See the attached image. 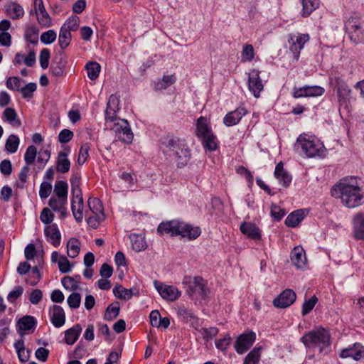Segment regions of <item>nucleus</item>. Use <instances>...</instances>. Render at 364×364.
Listing matches in <instances>:
<instances>
[{
	"mask_svg": "<svg viewBox=\"0 0 364 364\" xmlns=\"http://www.w3.org/2000/svg\"><path fill=\"white\" fill-rule=\"evenodd\" d=\"M331 193L347 208L353 209L364 204V183L357 177L341 179L333 186Z\"/></svg>",
	"mask_w": 364,
	"mask_h": 364,
	"instance_id": "1",
	"label": "nucleus"
},
{
	"mask_svg": "<svg viewBox=\"0 0 364 364\" xmlns=\"http://www.w3.org/2000/svg\"><path fill=\"white\" fill-rule=\"evenodd\" d=\"M160 149L166 159L178 168L186 165L191 156L190 149L185 140L178 137L164 139Z\"/></svg>",
	"mask_w": 364,
	"mask_h": 364,
	"instance_id": "2",
	"label": "nucleus"
},
{
	"mask_svg": "<svg viewBox=\"0 0 364 364\" xmlns=\"http://www.w3.org/2000/svg\"><path fill=\"white\" fill-rule=\"evenodd\" d=\"M301 341L306 348L307 352L318 350L320 354H328L331 347V333L322 326L313 328L306 333Z\"/></svg>",
	"mask_w": 364,
	"mask_h": 364,
	"instance_id": "3",
	"label": "nucleus"
},
{
	"mask_svg": "<svg viewBox=\"0 0 364 364\" xmlns=\"http://www.w3.org/2000/svg\"><path fill=\"white\" fill-rule=\"evenodd\" d=\"M294 149L298 154L307 158L322 156L326 151L324 145L318 139L305 133L297 137Z\"/></svg>",
	"mask_w": 364,
	"mask_h": 364,
	"instance_id": "4",
	"label": "nucleus"
},
{
	"mask_svg": "<svg viewBox=\"0 0 364 364\" xmlns=\"http://www.w3.org/2000/svg\"><path fill=\"white\" fill-rule=\"evenodd\" d=\"M157 232L162 235L169 234L171 236L181 235L183 237H188L190 240L198 237L200 234V230L198 227H192L183 222L173 220L162 222L157 228Z\"/></svg>",
	"mask_w": 364,
	"mask_h": 364,
	"instance_id": "5",
	"label": "nucleus"
},
{
	"mask_svg": "<svg viewBox=\"0 0 364 364\" xmlns=\"http://www.w3.org/2000/svg\"><path fill=\"white\" fill-rule=\"evenodd\" d=\"M329 84L331 87L336 90L339 105L348 107L351 99L352 91L347 82L338 75H331Z\"/></svg>",
	"mask_w": 364,
	"mask_h": 364,
	"instance_id": "6",
	"label": "nucleus"
},
{
	"mask_svg": "<svg viewBox=\"0 0 364 364\" xmlns=\"http://www.w3.org/2000/svg\"><path fill=\"white\" fill-rule=\"evenodd\" d=\"M110 129L114 134L116 140L124 144H131L132 142L134 134L127 120L119 119L118 122L114 123Z\"/></svg>",
	"mask_w": 364,
	"mask_h": 364,
	"instance_id": "7",
	"label": "nucleus"
},
{
	"mask_svg": "<svg viewBox=\"0 0 364 364\" xmlns=\"http://www.w3.org/2000/svg\"><path fill=\"white\" fill-rule=\"evenodd\" d=\"M345 28L352 41L355 43L364 42V22L351 17L346 21Z\"/></svg>",
	"mask_w": 364,
	"mask_h": 364,
	"instance_id": "8",
	"label": "nucleus"
},
{
	"mask_svg": "<svg viewBox=\"0 0 364 364\" xmlns=\"http://www.w3.org/2000/svg\"><path fill=\"white\" fill-rule=\"evenodd\" d=\"M310 40L308 33H290L288 36V43L290 51L293 53L294 58L297 60L299 58L301 50L304 48L305 44Z\"/></svg>",
	"mask_w": 364,
	"mask_h": 364,
	"instance_id": "9",
	"label": "nucleus"
},
{
	"mask_svg": "<svg viewBox=\"0 0 364 364\" xmlns=\"http://www.w3.org/2000/svg\"><path fill=\"white\" fill-rule=\"evenodd\" d=\"M183 283L186 285V291L190 296L205 297V284L202 277H187L184 278Z\"/></svg>",
	"mask_w": 364,
	"mask_h": 364,
	"instance_id": "10",
	"label": "nucleus"
},
{
	"mask_svg": "<svg viewBox=\"0 0 364 364\" xmlns=\"http://www.w3.org/2000/svg\"><path fill=\"white\" fill-rule=\"evenodd\" d=\"M325 89L319 85H304L299 87H294L292 96L295 99L303 97H317L322 96Z\"/></svg>",
	"mask_w": 364,
	"mask_h": 364,
	"instance_id": "11",
	"label": "nucleus"
},
{
	"mask_svg": "<svg viewBox=\"0 0 364 364\" xmlns=\"http://www.w3.org/2000/svg\"><path fill=\"white\" fill-rule=\"evenodd\" d=\"M260 71L257 69H252L247 73V87L250 92L256 98L260 97L264 90V84L260 77Z\"/></svg>",
	"mask_w": 364,
	"mask_h": 364,
	"instance_id": "12",
	"label": "nucleus"
},
{
	"mask_svg": "<svg viewBox=\"0 0 364 364\" xmlns=\"http://www.w3.org/2000/svg\"><path fill=\"white\" fill-rule=\"evenodd\" d=\"M154 284L160 296L166 301H174L181 295V292L175 286L164 284L156 280Z\"/></svg>",
	"mask_w": 364,
	"mask_h": 364,
	"instance_id": "13",
	"label": "nucleus"
},
{
	"mask_svg": "<svg viewBox=\"0 0 364 364\" xmlns=\"http://www.w3.org/2000/svg\"><path fill=\"white\" fill-rule=\"evenodd\" d=\"M339 357L343 359L351 358L359 361L364 358V346L360 343H355L341 350Z\"/></svg>",
	"mask_w": 364,
	"mask_h": 364,
	"instance_id": "14",
	"label": "nucleus"
},
{
	"mask_svg": "<svg viewBox=\"0 0 364 364\" xmlns=\"http://www.w3.org/2000/svg\"><path fill=\"white\" fill-rule=\"evenodd\" d=\"M256 339V334L254 332L244 333L240 335L235 343V349L239 354L245 353L254 343Z\"/></svg>",
	"mask_w": 364,
	"mask_h": 364,
	"instance_id": "15",
	"label": "nucleus"
},
{
	"mask_svg": "<svg viewBox=\"0 0 364 364\" xmlns=\"http://www.w3.org/2000/svg\"><path fill=\"white\" fill-rule=\"evenodd\" d=\"M296 299V293L290 289L284 290L273 300V305L278 309H284L290 306L294 303Z\"/></svg>",
	"mask_w": 364,
	"mask_h": 364,
	"instance_id": "16",
	"label": "nucleus"
},
{
	"mask_svg": "<svg viewBox=\"0 0 364 364\" xmlns=\"http://www.w3.org/2000/svg\"><path fill=\"white\" fill-rule=\"evenodd\" d=\"M33 6L39 24L43 27L50 26L51 18L45 9L43 0H33Z\"/></svg>",
	"mask_w": 364,
	"mask_h": 364,
	"instance_id": "17",
	"label": "nucleus"
},
{
	"mask_svg": "<svg viewBox=\"0 0 364 364\" xmlns=\"http://www.w3.org/2000/svg\"><path fill=\"white\" fill-rule=\"evenodd\" d=\"M247 113L244 106H239L235 110L229 112L223 118V123L227 127H232L237 124L241 119Z\"/></svg>",
	"mask_w": 364,
	"mask_h": 364,
	"instance_id": "18",
	"label": "nucleus"
},
{
	"mask_svg": "<svg viewBox=\"0 0 364 364\" xmlns=\"http://www.w3.org/2000/svg\"><path fill=\"white\" fill-rule=\"evenodd\" d=\"M353 232L356 240H364V213L358 212L352 218Z\"/></svg>",
	"mask_w": 364,
	"mask_h": 364,
	"instance_id": "19",
	"label": "nucleus"
},
{
	"mask_svg": "<svg viewBox=\"0 0 364 364\" xmlns=\"http://www.w3.org/2000/svg\"><path fill=\"white\" fill-rule=\"evenodd\" d=\"M291 261L297 269L306 267L307 259L304 250L301 246L294 247L291 252Z\"/></svg>",
	"mask_w": 364,
	"mask_h": 364,
	"instance_id": "20",
	"label": "nucleus"
},
{
	"mask_svg": "<svg viewBox=\"0 0 364 364\" xmlns=\"http://www.w3.org/2000/svg\"><path fill=\"white\" fill-rule=\"evenodd\" d=\"M49 313L51 323L55 327L60 328L65 324V314L61 306L53 305L50 308Z\"/></svg>",
	"mask_w": 364,
	"mask_h": 364,
	"instance_id": "21",
	"label": "nucleus"
},
{
	"mask_svg": "<svg viewBox=\"0 0 364 364\" xmlns=\"http://www.w3.org/2000/svg\"><path fill=\"white\" fill-rule=\"evenodd\" d=\"M45 235L48 241L57 247L60 245L61 240V235L56 224L46 225L44 228Z\"/></svg>",
	"mask_w": 364,
	"mask_h": 364,
	"instance_id": "22",
	"label": "nucleus"
},
{
	"mask_svg": "<svg viewBox=\"0 0 364 364\" xmlns=\"http://www.w3.org/2000/svg\"><path fill=\"white\" fill-rule=\"evenodd\" d=\"M274 175L279 183L284 187H288L291 183L292 177L288 171L284 170L282 163H279L276 166Z\"/></svg>",
	"mask_w": 364,
	"mask_h": 364,
	"instance_id": "23",
	"label": "nucleus"
},
{
	"mask_svg": "<svg viewBox=\"0 0 364 364\" xmlns=\"http://www.w3.org/2000/svg\"><path fill=\"white\" fill-rule=\"evenodd\" d=\"M307 212L306 210L300 209L291 213L285 219V225L287 227H296L306 217Z\"/></svg>",
	"mask_w": 364,
	"mask_h": 364,
	"instance_id": "24",
	"label": "nucleus"
},
{
	"mask_svg": "<svg viewBox=\"0 0 364 364\" xmlns=\"http://www.w3.org/2000/svg\"><path fill=\"white\" fill-rule=\"evenodd\" d=\"M114 295L123 300H129L134 295H138L139 291L136 288L125 289L122 285H116L113 289Z\"/></svg>",
	"mask_w": 364,
	"mask_h": 364,
	"instance_id": "25",
	"label": "nucleus"
},
{
	"mask_svg": "<svg viewBox=\"0 0 364 364\" xmlns=\"http://www.w3.org/2000/svg\"><path fill=\"white\" fill-rule=\"evenodd\" d=\"M71 209L75 220L77 223H80L83 218L82 196H80L78 198L73 196Z\"/></svg>",
	"mask_w": 364,
	"mask_h": 364,
	"instance_id": "26",
	"label": "nucleus"
},
{
	"mask_svg": "<svg viewBox=\"0 0 364 364\" xmlns=\"http://www.w3.org/2000/svg\"><path fill=\"white\" fill-rule=\"evenodd\" d=\"M68 154L65 151H60L56 161V170L60 173H66L70 168V161L68 159Z\"/></svg>",
	"mask_w": 364,
	"mask_h": 364,
	"instance_id": "27",
	"label": "nucleus"
},
{
	"mask_svg": "<svg viewBox=\"0 0 364 364\" xmlns=\"http://www.w3.org/2000/svg\"><path fill=\"white\" fill-rule=\"evenodd\" d=\"M240 229L242 234L254 240H259L261 237L259 228L252 223H242Z\"/></svg>",
	"mask_w": 364,
	"mask_h": 364,
	"instance_id": "28",
	"label": "nucleus"
},
{
	"mask_svg": "<svg viewBox=\"0 0 364 364\" xmlns=\"http://www.w3.org/2000/svg\"><path fill=\"white\" fill-rule=\"evenodd\" d=\"M82 332V327L80 324H76L65 332V343L68 345H73L78 339Z\"/></svg>",
	"mask_w": 364,
	"mask_h": 364,
	"instance_id": "29",
	"label": "nucleus"
},
{
	"mask_svg": "<svg viewBox=\"0 0 364 364\" xmlns=\"http://www.w3.org/2000/svg\"><path fill=\"white\" fill-rule=\"evenodd\" d=\"M220 141L206 124V150L214 151L219 149Z\"/></svg>",
	"mask_w": 364,
	"mask_h": 364,
	"instance_id": "30",
	"label": "nucleus"
},
{
	"mask_svg": "<svg viewBox=\"0 0 364 364\" xmlns=\"http://www.w3.org/2000/svg\"><path fill=\"white\" fill-rule=\"evenodd\" d=\"M36 326V321L31 316H25L20 318L17 322V326L19 331H29L34 329Z\"/></svg>",
	"mask_w": 364,
	"mask_h": 364,
	"instance_id": "31",
	"label": "nucleus"
},
{
	"mask_svg": "<svg viewBox=\"0 0 364 364\" xmlns=\"http://www.w3.org/2000/svg\"><path fill=\"white\" fill-rule=\"evenodd\" d=\"M80 279V275H75V277L65 276L62 279L61 283L66 289L75 291L79 288Z\"/></svg>",
	"mask_w": 364,
	"mask_h": 364,
	"instance_id": "32",
	"label": "nucleus"
},
{
	"mask_svg": "<svg viewBox=\"0 0 364 364\" xmlns=\"http://www.w3.org/2000/svg\"><path fill=\"white\" fill-rule=\"evenodd\" d=\"M176 80L173 75H164L163 78L158 79L154 82V89L156 90H162L173 85Z\"/></svg>",
	"mask_w": 364,
	"mask_h": 364,
	"instance_id": "33",
	"label": "nucleus"
},
{
	"mask_svg": "<svg viewBox=\"0 0 364 364\" xmlns=\"http://www.w3.org/2000/svg\"><path fill=\"white\" fill-rule=\"evenodd\" d=\"M68 185L66 181H57L54 186V193L57 198L68 200Z\"/></svg>",
	"mask_w": 364,
	"mask_h": 364,
	"instance_id": "34",
	"label": "nucleus"
},
{
	"mask_svg": "<svg viewBox=\"0 0 364 364\" xmlns=\"http://www.w3.org/2000/svg\"><path fill=\"white\" fill-rule=\"evenodd\" d=\"M301 16L303 17L309 16L318 6V0H302Z\"/></svg>",
	"mask_w": 364,
	"mask_h": 364,
	"instance_id": "35",
	"label": "nucleus"
},
{
	"mask_svg": "<svg viewBox=\"0 0 364 364\" xmlns=\"http://www.w3.org/2000/svg\"><path fill=\"white\" fill-rule=\"evenodd\" d=\"M85 68L87 70V77L91 80H95L98 77L101 70V66L98 63L94 61L89 62L85 65Z\"/></svg>",
	"mask_w": 364,
	"mask_h": 364,
	"instance_id": "36",
	"label": "nucleus"
},
{
	"mask_svg": "<svg viewBox=\"0 0 364 364\" xmlns=\"http://www.w3.org/2000/svg\"><path fill=\"white\" fill-rule=\"evenodd\" d=\"M8 15L13 19H18L23 16L24 10L23 7L16 3H12L6 7Z\"/></svg>",
	"mask_w": 364,
	"mask_h": 364,
	"instance_id": "37",
	"label": "nucleus"
},
{
	"mask_svg": "<svg viewBox=\"0 0 364 364\" xmlns=\"http://www.w3.org/2000/svg\"><path fill=\"white\" fill-rule=\"evenodd\" d=\"M3 116L5 120L11 125L16 127H19L21 125V122L17 118V114L14 109L11 107L5 109Z\"/></svg>",
	"mask_w": 364,
	"mask_h": 364,
	"instance_id": "38",
	"label": "nucleus"
},
{
	"mask_svg": "<svg viewBox=\"0 0 364 364\" xmlns=\"http://www.w3.org/2000/svg\"><path fill=\"white\" fill-rule=\"evenodd\" d=\"M132 248L136 252L144 250L146 248V243L144 238L136 234L129 236Z\"/></svg>",
	"mask_w": 364,
	"mask_h": 364,
	"instance_id": "39",
	"label": "nucleus"
},
{
	"mask_svg": "<svg viewBox=\"0 0 364 364\" xmlns=\"http://www.w3.org/2000/svg\"><path fill=\"white\" fill-rule=\"evenodd\" d=\"M19 138L14 134H11L6 141L5 149L9 153L16 152L19 146Z\"/></svg>",
	"mask_w": 364,
	"mask_h": 364,
	"instance_id": "40",
	"label": "nucleus"
},
{
	"mask_svg": "<svg viewBox=\"0 0 364 364\" xmlns=\"http://www.w3.org/2000/svg\"><path fill=\"white\" fill-rule=\"evenodd\" d=\"M39 30L36 26L28 27L24 33L25 39L32 44H37L38 42Z\"/></svg>",
	"mask_w": 364,
	"mask_h": 364,
	"instance_id": "41",
	"label": "nucleus"
},
{
	"mask_svg": "<svg viewBox=\"0 0 364 364\" xmlns=\"http://www.w3.org/2000/svg\"><path fill=\"white\" fill-rule=\"evenodd\" d=\"M68 255L71 258H75L80 252V242L76 238H71L67 243Z\"/></svg>",
	"mask_w": 364,
	"mask_h": 364,
	"instance_id": "42",
	"label": "nucleus"
},
{
	"mask_svg": "<svg viewBox=\"0 0 364 364\" xmlns=\"http://www.w3.org/2000/svg\"><path fill=\"white\" fill-rule=\"evenodd\" d=\"M195 134L205 148V118L203 117H199L197 120Z\"/></svg>",
	"mask_w": 364,
	"mask_h": 364,
	"instance_id": "43",
	"label": "nucleus"
},
{
	"mask_svg": "<svg viewBox=\"0 0 364 364\" xmlns=\"http://www.w3.org/2000/svg\"><path fill=\"white\" fill-rule=\"evenodd\" d=\"M261 348H254L245 357L243 364H258Z\"/></svg>",
	"mask_w": 364,
	"mask_h": 364,
	"instance_id": "44",
	"label": "nucleus"
},
{
	"mask_svg": "<svg viewBox=\"0 0 364 364\" xmlns=\"http://www.w3.org/2000/svg\"><path fill=\"white\" fill-rule=\"evenodd\" d=\"M80 176L78 174H73L70 179L72 195L75 198L82 196V191L80 188Z\"/></svg>",
	"mask_w": 364,
	"mask_h": 364,
	"instance_id": "45",
	"label": "nucleus"
},
{
	"mask_svg": "<svg viewBox=\"0 0 364 364\" xmlns=\"http://www.w3.org/2000/svg\"><path fill=\"white\" fill-rule=\"evenodd\" d=\"M71 38V33L70 31L60 28L58 42L59 46L62 49H65L70 45Z\"/></svg>",
	"mask_w": 364,
	"mask_h": 364,
	"instance_id": "46",
	"label": "nucleus"
},
{
	"mask_svg": "<svg viewBox=\"0 0 364 364\" xmlns=\"http://www.w3.org/2000/svg\"><path fill=\"white\" fill-rule=\"evenodd\" d=\"M89 208L93 215L104 214L100 200L96 198H90L87 201Z\"/></svg>",
	"mask_w": 364,
	"mask_h": 364,
	"instance_id": "47",
	"label": "nucleus"
},
{
	"mask_svg": "<svg viewBox=\"0 0 364 364\" xmlns=\"http://www.w3.org/2000/svg\"><path fill=\"white\" fill-rule=\"evenodd\" d=\"M317 302L318 298L315 295L312 296L310 299L305 300L301 307L302 316L309 314L313 310Z\"/></svg>",
	"mask_w": 364,
	"mask_h": 364,
	"instance_id": "48",
	"label": "nucleus"
},
{
	"mask_svg": "<svg viewBox=\"0 0 364 364\" xmlns=\"http://www.w3.org/2000/svg\"><path fill=\"white\" fill-rule=\"evenodd\" d=\"M255 55L253 46L251 44H245L241 53V60L242 62H250L253 60Z\"/></svg>",
	"mask_w": 364,
	"mask_h": 364,
	"instance_id": "49",
	"label": "nucleus"
},
{
	"mask_svg": "<svg viewBox=\"0 0 364 364\" xmlns=\"http://www.w3.org/2000/svg\"><path fill=\"white\" fill-rule=\"evenodd\" d=\"M80 18L77 16L70 17L61 26L64 30L75 31L79 27Z\"/></svg>",
	"mask_w": 364,
	"mask_h": 364,
	"instance_id": "50",
	"label": "nucleus"
},
{
	"mask_svg": "<svg viewBox=\"0 0 364 364\" xmlns=\"http://www.w3.org/2000/svg\"><path fill=\"white\" fill-rule=\"evenodd\" d=\"M37 154V149L33 146H29L24 154V160L27 166L34 163Z\"/></svg>",
	"mask_w": 364,
	"mask_h": 364,
	"instance_id": "51",
	"label": "nucleus"
},
{
	"mask_svg": "<svg viewBox=\"0 0 364 364\" xmlns=\"http://www.w3.org/2000/svg\"><path fill=\"white\" fill-rule=\"evenodd\" d=\"M90 149V146L88 143H85L81 146L77 158L79 165H83L85 163L89 156Z\"/></svg>",
	"mask_w": 364,
	"mask_h": 364,
	"instance_id": "52",
	"label": "nucleus"
},
{
	"mask_svg": "<svg viewBox=\"0 0 364 364\" xmlns=\"http://www.w3.org/2000/svg\"><path fill=\"white\" fill-rule=\"evenodd\" d=\"M270 215L274 220H280L285 215V210L277 204H272L270 208Z\"/></svg>",
	"mask_w": 364,
	"mask_h": 364,
	"instance_id": "53",
	"label": "nucleus"
},
{
	"mask_svg": "<svg viewBox=\"0 0 364 364\" xmlns=\"http://www.w3.org/2000/svg\"><path fill=\"white\" fill-rule=\"evenodd\" d=\"M119 313V306L113 304H110L108 306L105 311V318L107 321H112L117 318Z\"/></svg>",
	"mask_w": 364,
	"mask_h": 364,
	"instance_id": "54",
	"label": "nucleus"
},
{
	"mask_svg": "<svg viewBox=\"0 0 364 364\" xmlns=\"http://www.w3.org/2000/svg\"><path fill=\"white\" fill-rule=\"evenodd\" d=\"M31 275L26 279V282L31 286H36L41 278V274L38 266L32 267Z\"/></svg>",
	"mask_w": 364,
	"mask_h": 364,
	"instance_id": "55",
	"label": "nucleus"
},
{
	"mask_svg": "<svg viewBox=\"0 0 364 364\" xmlns=\"http://www.w3.org/2000/svg\"><path fill=\"white\" fill-rule=\"evenodd\" d=\"M54 217V214L48 208H44L40 214L41 221L48 225H51L50 223L53 221Z\"/></svg>",
	"mask_w": 364,
	"mask_h": 364,
	"instance_id": "56",
	"label": "nucleus"
},
{
	"mask_svg": "<svg viewBox=\"0 0 364 364\" xmlns=\"http://www.w3.org/2000/svg\"><path fill=\"white\" fill-rule=\"evenodd\" d=\"M68 200H64L60 198L51 197L48 201V205L50 208L58 212L63 206H65Z\"/></svg>",
	"mask_w": 364,
	"mask_h": 364,
	"instance_id": "57",
	"label": "nucleus"
},
{
	"mask_svg": "<svg viewBox=\"0 0 364 364\" xmlns=\"http://www.w3.org/2000/svg\"><path fill=\"white\" fill-rule=\"evenodd\" d=\"M67 302L71 309H77L81 303V296L79 293L73 292L68 298Z\"/></svg>",
	"mask_w": 364,
	"mask_h": 364,
	"instance_id": "58",
	"label": "nucleus"
},
{
	"mask_svg": "<svg viewBox=\"0 0 364 364\" xmlns=\"http://www.w3.org/2000/svg\"><path fill=\"white\" fill-rule=\"evenodd\" d=\"M50 57V52L49 49L43 48L41 50L39 56V61L43 69H46L48 67Z\"/></svg>",
	"mask_w": 364,
	"mask_h": 364,
	"instance_id": "59",
	"label": "nucleus"
},
{
	"mask_svg": "<svg viewBox=\"0 0 364 364\" xmlns=\"http://www.w3.org/2000/svg\"><path fill=\"white\" fill-rule=\"evenodd\" d=\"M56 33L53 30H48L41 36V41L44 44H50L56 39Z\"/></svg>",
	"mask_w": 364,
	"mask_h": 364,
	"instance_id": "60",
	"label": "nucleus"
},
{
	"mask_svg": "<svg viewBox=\"0 0 364 364\" xmlns=\"http://www.w3.org/2000/svg\"><path fill=\"white\" fill-rule=\"evenodd\" d=\"M52 191V185L49 182L43 181L41 183L39 189V196L42 199L49 196Z\"/></svg>",
	"mask_w": 364,
	"mask_h": 364,
	"instance_id": "61",
	"label": "nucleus"
},
{
	"mask_svg": "<svg viewBox=\"0 0 364 364\" xmlns=\"http://www.w3.org/2000/svg\"><path fill=\"white\" fill-rule=\"evenodd\" d=\"M21 80L18 77H10L6 80V87L11 90L19 91Z\"/></svg>",
	"mask_w": 364,
	"mask_h": 364,
	"instance_id": "62",
	"label": "nucleus"
},
{
	"mask_svg": "<svg viewBox=\"0 0 364 364\" xmlns=\"http://www.w3.org/2000/svg\"><path fill=\"white\" fill-rule=\"evenodd\" d=\"M37 89V85L34 82H30L23 87L21 88L20 90L22 93V96L24 98L31 97L33 92Z\"/></svg>",
	"mask_w": 364,
	"mask_h": 364,
	"instance_id": "63",
	"label": "nucleus"
},
{
	"mask_svg": "<svg viewBox=\"0 0 364 364\" xmlns=\"http://www.w3.org/2000/svg\"><path fill=\"white\" fill-rule=\"evenodd\" d=\"M23 288L21 286H16L14 290L9 292L7 296V300L14 303L18 298H19L23 293Z\"/></svg>",
	"mask_w": 364,
	"mask_h": 364,
	"instance_id": "64",
	"label": "nucleus"
}]
</instances>
